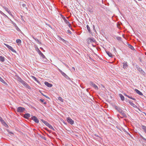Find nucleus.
I'll list each match as a JSON object with an SVG mask.
<instances>
[{"label":"nucleus","instance_id":"obj_1","mask_svg":"<svg viewBox=\"0 0 146 146\" xmlns=\"http://www.w3.org/2000/svg\"><path fill=\"white\" fill-rule=\"evenodd\" d=\"M87 41L89 44L90 42H95L96 40L94 38H89L87 40Z\"/></svg>","mask_w":146,"mask_h":146},{"label":"nucleus","instance_id":"obj_2","mask_svg":"<svg viewBox=\"0 0 146 146\" xmlns=\"http://www.w3.org/2000/svg\"><path fill=\"white\" fill-rule=\"evenodd\" d=\"M5 44L8 48L11 50L12 52H16V51L13 49L12 46L7 44Z\"/></svg>","mask_w":146,"mask_h":146},{"label":"nucleus","instance_id":"obj_3","mask_svg":"<svg viewBox=\"0 0 146 146\" xmlns=\"http://www.w3.org/2000/svg\"><path fill=\"white\" fill-rule=\"evenodd\" d=\"M89 84L90 86L93 87L96 90H98V86L92 82H90Z\"/></svg>","mask_w":146,"mask_h":146},{"label":"nucleus","instance_id":"obj_4","mask_svg":"<svg viewBox=\"0 0 146 146\" xmlns=\"http://www.w3.org/2000/svg\"><path fill=\"white\" fill-rule=\"evenodd\" d=\"M38 53L43 58H45V56L40 51V50H39L38 48H37V50H36Z\"/></svg>","mask_w":146,"mask_h":146},{"label":"nucleus","instance_id":"obj_5","mask_svg":"<svg viewBox=\"0 0 146 146\" xmlns=\"http://www.w3.org/2000/svg\"><path fill=\"white\" fill-rule=\"evenodd\" d=\"M115 108L120 113H122L123 115H124L125 114L123 113V111L121 109L117 106H115Z\"/></svg>","mask_w":146,"mask_h":146},{"label":"nucleus","instance_id":"obj_6","mask_svg":"<svg viewBox=\"0 0 146 146\" xmlns=\"http://www.w3.org/2000/svg\"><path fill=\"white\" fill-rule=\"evenodd\" d=\"M67 121L68 123L71 124H72L74 123V121L69 117L67 118Z\"/></svg>","mask_w":146,"mask_h":146},{"label":"nucleus","instance_id":"obj_7","mask_svg":"<svg viewBox=\"0 0 146 146\" xmlns=\"http://www.w3.org/2000/svg\"><path fill=\"white\" fill-rule=\"evenodd\" d=\"M25 108L22 107H19L17 108V111L20 112H23L25 110Z\"/></svg>","mask_w":146,"mask_h":146},{"label":"nucleus","instance_id":"obj_8","mask_svg":"<svg viewBox=\"0 0 146 146\" xmlns=\"http://www.w3.org/2000/svg\"><path fill=\"white\" fill-rule=\"evenodd\" d=\"M43 122L44 123L46 124L50 128L52 129H54L53 127L51 125L45 121H44V122L43 121Z\"/></svg>","mask_w":146,"mask_h":146},{"label":"nucleus","instance_id":"obj_9","mask_svg":"<svg viewBox=\"0 0 146 146\" xmlns=\"http://www.w3.org/2000/svg\"><path fill=\"white\" fill-rule=\"evenodd\" d=\"M31 118L32 120L35 121V122L36 123H38L39 122V120L35 116H33L31 117Z\"/></svg>","mask_w":146,"mask_h":146},{"label":"nucleus","instance_id":"obj_10","mask_svg":"<svg viewBox=\"0 0 146 146\" xmlns=\"http://www.w3.org/2000/svg\"><path fill=\"white\" fill-rule=\"evenodd\" d=\"M59 71L61 73L62 75L64 76L65 78H67L68 77V76L64 72H63L61 70L58 69Z\"/></svg>","mask_w":146,"mask_h":146},{"label":"nucleus","instance_id":"obj_11","mask_svg":"<svg viewBox=\"0 0 146 146\" xmlns=\"http://www.w3.org/2000/svg\"><path fill=\"white\" fill-rule=\"evenodd\" d=\"M63 19L64 22L68 25L69 27L70 28V24L69 22H68V21L64 17L63 18Z\"/></svg>","mask_w":146,"mask_h":146},{"label":"nucleus","instance_id":"obj_12","mask_svg":"<svg viewBox=\"0 0 146 146\" xmlns=\"http://www.w3.org/2000/svg\"><path fill=\"white\" fill-rule=\"evenodd\" d=\"M25 86L28 89H30V87L28 85V84L24 81L22 84Z\"/></svg>","mask_w":146,"mask_h":146},{"label":"nucleus","instance_id":"obj_13","mask_svg":"<svg viewBox=\"0 0 146 146\" xmlns=\"http://www.w3.org/2000/svg\"><path fill=\"white\" fill-rule=\"evenodd\" d=\"M44 84L46 86L49 87H51L52 86V84H50L47 82H44Z\"/></svg>","mask_w":146,"mask_h":146},{"label":"nucleus","instance_id":"obj_14","mask_svg":"<svg viewBox=\"0 0 146 146\" xmlns=\"http://www.w3.org/2000/svg\"><path fill=\"white\" fill-rule=\"evenodd\" d=\"M135 91L139 95L141 96H142L143 95V94L140 91L136 89L135 90Z\"/></svg>","mask_w":146,"mask_h":146},{"label":"nucleus","instance_id":"obj_15","mask_svg":"<svg viewBox=\"0 0 146 146\" xmlns=\"http://www.w3.org/2000/svg\"><path fill=\"white\" fill-rule=\"evenodd\" d=\"M128 66V65L127 64V62L125 63H123V68L124 69H125L127 68Z\"/></svg>","mask_w":146,"mask_h":146},{"label":"nucleus","instance_id":"obj_16","mask_svg":"<svg viewBox=\"0 0 146 146\" xmlns=\"http://www.w3.org/2000/svg\"><path fill=\"white\" fill-rule=\"evenodd\" d=\"M30 117V115L29 113H26L24 115V117L25 118H28Z\"/></svg>","mask_w":146,"mask_h":146},{"label":"nucleus","instance_id":"obj_17","mask_svg":"<svg viewBox=\"0 0 146 146\" xmlns=\"http://www.w3.org/2000/svg\"><path fill=\"white\" fill-rule=\"evenodd\" d=\"M129 104L133 107L135 108H136L137 107V106H136V105H135L134 104H133L132 102L131 101H129Z\"/></svg>","mask_w":146,"mask_h":146},{"label":"nucleus","instance_id":"obj_18","mask_svg":"<svg viewBox=\"0 0 146 146\" xmlns=\"http://www.w3.org/2000/svg\"><path fill=\"white\" fill-rule=\"evenodd\" d=\"M141 128L143 129L144 132L146 134V126L143 125L141 126Z\"/></svg>","mask_w":146,"mask_h":146},{"label":"nucleus","instance_id":"obj_19","mask_svg":"<svg viewBox=\"0 0 146 146\" xmlns=\"http://www.w3.org/2000/svg\"><path fill=\"white\" fill-rule=\"evenodd\" d=\"M5 9L6 11H7L8 13L10 15H12V14H11V13L10 12V11L9 10V9L8 8H5Z\"/></svg>","mask_w":146,"mask_h":146},{"label":"nucleus","instance_id":"obj_20","mask_svg":"<svg viewBox=\"0 0 146 146\" xmlns=\"http://www.w3.org/2000/svg\"><path fill=\"white\" fill-rule=\"evenodd\" d=\"M2 123L6 127L8 126V125L7 124L6 122L3 120H2Z\"/></svg>","mask_w":146,"mask_h":146},{"label":"nucleus","instance_id":"obj_21","mask_svg":"<svg viewBox=\"0 0 146 146\" xmlns=\"http://www.w3.org/2000/svg\"><path fill=\"white\" fill-rule=\"evenodd\" d=\"M137 69L139 71L141 72V73H142L143 74H144V73H145L141 68H139L138 69Z\"/></svg>","mask_w":146,"mask_h":146},{"label":"nucleus","instance_id":"obj_22","mask_svg":"<svg viewBox=\"0 0 146 146\" xmlns=\"http://www.w3.org/2000/svg\"><path fill=\"white\" fill-rule=\"evenodd\" d=\"M119 96L122 100L123 101L124 100V97L121 94H119Z\"/></svg>","mask_w":146,"mask_h":146},{"label":"nucleus","instance_id":"obj_23","mask_svg":"<svg viewBox=\"0 0 146 146\" xmlns=\"http://www.w3.org/2000/svg\"><path fill=\"white\" fill-rule=\"evenodd\" d=\"M0 60L1 62H4L5 60L4 57L1 56H0Z\"/></svg>","mask_w":146,"mask_h":146},{"label":"nucleus","instance_id":"obj_24","mask_svg":"<svg viewBox=\"0 0 146 146\" xmlns=\"http://www.w3.org/2000/svg\"><path fill=\"white\" fill-rule=\"evenodd\" d=\"M16 42L17 43L20 44L21 42V41L20 39H18L16 40Z\"/></svg>","mask_w":146,"mask_h":146},{"label":"nucleus","instance_id":"obj_25","mask_svg":"<svg viewBox=\"0 0 146 146\" xmlns=\"http://www.w3.org/2000/svg\"><path fill=\"white\" fill-rule=\"evenodd\" d=\"M106 53H107V54L110 57H112V54L110 52H107Z\"/></svg>","mask_w":146,"mask_h":146},{"label":"nucleus","instance_id":"obj_26","mask_svg":"<svg viewBox=\"0 0 146 146\" xmlns=\"http://www.w3.org/2000/svg\"><path fill=\"white\" fill-rule=\"evenodd\" d=\"M58 100L61 101V102H63V99L61 97H59L58 98Z\"/></svg>","mask_w":146,"mask_h":146},{"label":"nucleus","instance_id":"obj_27","mask_svg":"<svg viewBox=\"0 0 146 146\" xmlns=\"http://www.w3.org/2000/svg\"><path fill=\"white\" fill-rule=\"evenodd\" d=\"M128 46H129V48H131V50H133L134 49V47L131 45L130 44H129L128 45Z\"/></svg>","mask_w":146,"mask_h":146},{"label":"nucleus","instance_id":"obj_28","mask_svg":"<svg viewBox=\"0 0 146 146\" xmlns=\"http://www.w3.org/2000/svg\"><path fill=\"white\" fill-rule=\"evenodd\" d=\"M87 28L88 31L90 32V29L88 25H87Z\"/></svg>","mask_w":146,"mask_h":146},{"label":"nucleus","instance_id":"obj_29","mask_svg":"<svg viewBox=\"0 0 146 146\" xmlns=\"http://www.w3.org/2000/svg\"><path fill=\"white\" fill-rule=\"evenodd\" d=\"M34 39L36 41H37L38 43L40 44V42L38 40V39L37 38H34Z\"/></svg>","mask_w":146,"mask_h":146},{"label":"nucleus","instance_id":"obj_30","mask_svg":"<svg viewBox=\"0 0 146 146\" xmlns=\"http://www.w3.org/2000/svg\"><path fill=\"white\" fill-rule=\"evenodd\" d=\"M1 82L3 83H4L5 84H6L7 83L5 82V81L3 79L2 80Z\"/></svg>","mask_w":146,"mask_h":146},{"label":"nucleus","instance_id":"obj_31","mask_svg":"<svg viewBox=\"0 0 146 146\" xmlns=\"http://www.w3.org/2000/svg\"><path fill=\"white\" fill-rule=\"evenodd\" d=\"M17 79L20 82L21 80H22V79L19 77H18Z\"/></svg>","mask_w":146,"mask_h":146},{"label":"nucleus","instance_id":"obj_32","mask_svg":"<svg viewBox=\"0 0 146 146\" xmlns=\"http://www.w3.org/2000/svg\"><path fill=\"white\" fill-rule=\"evenodd\" d=\"M128 98H130V99H132V100H135V98H133L132 97H131L130 96H129V97H128Z\"/></svg>","mask_w":146,"mask_h":146},{"label":"nucleus","instance_id":"obj_33","mask_svg":"<svg viewBox=\"0 0 146 146\" xmlns=\"http://www.w3.org/2000/svg\"><path fill=\"white\" fill-rule=\"evenodd\" d=\"M116 38H117V39L118 40H121V38L120 37H119V36L117 37Z\"/></svg>","mask_w":146,"mask_h":146},{"label":"nucleus","instance_id":"obj_34","mask_svg":"<svg viewBox=\"0 0 146 146\" xmlns=\"http://www.w3.org/2000/svg\"><path fill=\"white\" fill-rule=\"evenodd\" d=\"M32 78L33 79L35 80L36 81L37 79L35 77V76H32Z\"/></svg>","mask_w":146,"mask_h":146},{"label":"nucleus","instance_id":"obj_35","mask_svg":"<svg viewBox=\"0 0 146 146\" xmlns=\"http://www.w3.org/2000/svg\"><path fill=\"white\" fill-rule=\"evenodd\" d=\"M141 138H142V139L143 140L145 141L146 142V139H145V138H144V137H143L142 136H141Z\"/></svg>","mask_w":146,"mask_h":146},{"label":"nucleus","instance_id":"obj_36","mask_svg":"<svg viewBox=\"0 0 146 146\" xmlns=\"http://www.w3.org/2000/svg\"><path fill=\"white\" fill-rule=\"evenodd\" d=\"M67 33H69V34H71V32L69 30H68L67 31Z\"/></svg>","mask_w":146,"mask_h":146},{"label":"nucleus","instance_id":"obj_37","mask_svg":"<svg viewBox=\"0 0 146 146\" xmlns=\"http://www.w3.org/2000/svg\"><path fill=\"white\" fill-rule=\"evenodd\" d=\"M0 13L2 14V15H5V14L2 11H0Z\"/></svg>","mask_w":146,"mask_h":146},{"label":"nucleus","instance_id":"obj_38","mask_svg":"<svg viewBox=\"0 0 146 146\" xmlns=\"http://www.w3.org/2000/svg\"><path fill=\"white\" fill-rule=\"evenodd\" d=\"M72 71H75V68L74 67H72Z\"/></svg>","mask_w":146,"mask_h":146},{"label":"nucleus","instance_id":"obj_39","mask_svg":"<svg viewBox=\"0 0 146 146\" xmlns=\"http://www.w3.org/2000/svg\"><path fill=\"white\" fill-rule=\"evenodd\" d=\"M124 95L125 96H127V97H128H128H129V96L128 95H127L126 94H124Z\"/></svg>","mask_w":146,"mask_h":146},{"label":"nucleus","instance_id":"obj_40","mask_svg":"<svg viewBox=\"0 0 146 146\" xmlns=\"http://www.w3.org/2000/svg\"><path fill=\"white\" fill-rule=\"evenodd\" d=\"M24 81L23 80H21L20 81V82L22 84V83H23V82H24Z\"/></svg>","mask_w":146,"mask_h":146},{"label":"nucleus","instance_id":"obj_41","mask_svg":"<svg viewBox=\"0 0 146 146\" xmlns=\"http://www.w3.org/2000/svg\"><path fill=\"white\" fill-rule=\"evenodd\" d=\"M64 64L66 66V67H67V68H69V67L68 66V65H66V64H65V63H64Z\"/></svg>","mask_w":146,"mask_h":146},{"label":"nucleus","instance_id":"obj_42","mask_svg":"<svg viewBox=\"0 0 146 146\" xmlns=\"http://www.w3.org/2000/svg\"><path fill=\"white\" fill-rule=\"evenodd\" d=\"M43 96H44V97H45L46 98H49L48 96H46V95H43Z\"/></svg>","mask_w":146,"mask_h":146},{"label":"nucleus","instance_id":"obj_43","mask_svg":"<svg viewBox=\"0 0 146 146\" xmlns=\"http://www.w3.org/2000/svg\"><path fill=\"white\" fill-rule=\"evenodd\" d=\"M40 101L41 102H44V100H42V99H41L40 100Z\"/></svg>","mask_w":146,"mask_h":146},{"label":"nucleus","instance_id":"obj_44","mask_svg":"<svg viewBox=\"0 0 146 146\" xmlns=\"http://www.w3.org/2000/svg\"><path fill=\"white\" fill-rule=\"evenodd\" d=\"M3 80V79L1 78V77L0 78V81L1 82V81L2 80Z\"/></svg>","mask_w":146,"mask_h":146},{"label":"nucleus","instance_id":"obj_45","mask_svg":"<svg viewBox=\"0 0 146 146\" xmlns=\"http://www.w3.org/2000/svg\"><path fill=\"white\" fill-rule=\"evenodd\" d=\"M3 80V79L1 78V77L0 78V81L1 82V81L2 80Z\"/></svg>","mask_w":146,"mask_h":146},{"label":"nucleus","instance_id":"obj_46","mask_svg":"<svg viewBox=\"0 0 146 146\" xmlns=\"http://www.w3.org/2000/svg\"><path fill=\"white\" fill-rule=\"evenodd\" d=\"M62 40L63 42L65 41V40L63 39H62Z\"/></svg>","mask_w":146,"mask_h":146},{"label":"nucleus","instance_id":"obj_47","mask_svg":"<svg viewBox=\"0 0 146 146\" xmlns=\"http://www.w3.org/2000/svg\"><path fill=\"white\" fill-rule=\"evenodd\" d=\"M40 49H42V50H43L44 51V50H43V49L42 48V47H40Z\"/></svg>","mask_w":146,"mask_h":146},{"label":"nucleus","instance_id":"obj_48","mask_svg":"<svg viewBox=\"0 0 146 146\" xmlns=\"http://www.w3.org/2000/svg\"><path fill=\"white\" fill-rule=\"evenodd\" d=\"M3 120V119L1 118V119H0V120L1 121V122H2V120Z\"/></svg>","mask_w":146,"mask_h":146},{"label":"nucleus","instance_id":"obj_49","mask_svg":"<svg viewBox=\"0 0 146 146\" xmlns=\"http://www.w3.org/2000/svg\"><path fill=\"white\" fill-rule=\"evenodd\" d=\"M3 15L6 17H7V16L5 15Z\"/></svg>","mask_w":146,"mask_h":146},{"label":"nucleus","instance_id":"obj_50","mask_svg":"<svg viewBox=\"0 0 146 146\" xmlns=\"http://www.w3.org/2000/svg\"><path fill=\"white\" fill-rule=\"evenodd\" d=\"M0 119H1V117L0 116Z\"/></svg>","mask_w":146,"mask_h":146},{"label":"nucleus","instance_id":"obj_51","mask_svg":"<svg viewBox=\"0 0 146 146\" xmlns=\"http://www.w3.org/2000/svg\"><path fill=\"white\" fill-rule=\"evenodd\" d=\"M44 104H46V102H44Z\"/></svg>","mask_w":146,"mask_h":146},{"label":"nucleus","instance_id":"obj_52","mask_svg":"<svg viewBox=\"0 0 146 146\" xmlns=\"http://www.w3.org/2000/svg\"><path fill=\"white\" fill-rule=\"evenodd\" d=\"M18 29H17V31H19Z\"/></svg>","mask_w":146,"mask_h":146},{"label":"nucleus","instance_id":"obj_53","mask_svg":"<svg viewBox=\"0 0 146 146\" xmlns=\"http://www.w3.org/2000/svg\"><path fill=\"white\" fill-rule=\"evenodd\" d=\"M18 29H17V31H19Z\"/></svg>","mask_w":146,"mask_h":146},{"label":"nucleus","instance_id":"obj_54","mask_svg":"<svg viewBox=\"0 0 146 146\" xmlns=\"http://www.w3.org/2000/svg\"><path fill=\"white\" fill-rule=\"evenodd\" d=\"M18 29H17V31H19Z\"/></svg>","mask_w":146,"mask_h":146},{"label":"nucleus","instance_id":"obj_55","mask_svg":"<svg viewBox=\"0 0 146 146\" xmlns=\"http://www.w3.org/2000/svg\"><path fill=\"white\" fill-rule=\"evenodd\" d=\"M42 94V95H44L43 94Z\"/></svg>","mask_w":146,"mask_h":146},{"label":"nucleus","instance_id":"obj_56","mask_svg":"<svg viewBox=\"0 0 146 146\" xmlns=\"http://www.w3.org/2000/svg\"><path fill=\"white\" fill-rule=\"evenodd\" d=\"M1 77L0 76V78H1Z\"/></svg>","mask_w":146,"mask_h":146}]
</instances>
